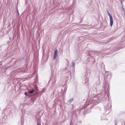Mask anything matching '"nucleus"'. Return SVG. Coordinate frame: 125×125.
Wrapping results in <instances>:
<instances>
[{
	"label": "nucleus",
	"mask_w": 125,
	"mask_h": 125,
	"mask_svg": "<svg viewBox=\"0 0 125 125\" xmlns=\"http://www.w3.org/2000/svg\"><path fill=\"white\" fill-rule=\"evenodd\" d=\"M35 88L36 89H37L36 88Z\"/></svg>",
	"instance_id": "9d476101"
},
{
	"label": "nucleus",
	"mask_w": 125,
	"mask_h": 125,
	"mask_svg": "<svg viewBox=\"0 0 125 125\" xmlns=\"http://www.w3.org/2000/svg\"><path fill=\"white\" fill-rule=\"evenodd\" d=\"M108 14H110L109 11H108Z\"/></svg>",
	"instance_id": "6e6552de"
},
{
	"label": "nucleus",
	"mask_w": 125,
	"mask_h": 125,
	"mask_svg": "<svg viewBox=\"0 0 125 125\" xmlns=\"http://www.w3.org/2000/svg\"><path fill=\"white\" fill-rule=\"evenodd\" d=\"M121 3L122 4V5L123 4L122 1V0H121Z\"/></svg>",
	"instance_id": "423d86ee"
},
{
	"label": "nucleus",
	"mask_w": 125,
	"mask_h": 125,
	"mask_svg": "<svg viewBox=\"0 0 125 125\" xmlns=\"http://www.w3.org/2000/svg\"><path fill=\"white\" fill-rule=\"evenodd\" d=\"M108 15L110 17V24L111 26V27L112 26L113 23V19L111 16V14H109Z\"/></svg>",
	"instance_id": "f257e3e1"
},
{
	"label": "nucleus",
	"mask_w": 125,
	"mask_h": 125,
	"mask_svg": "<svg viewBox=\"0 0 125 125\" xmlns=\"http://www.w3.org/2000/svg\"><path fill=\"white\" fill-rule=\"evenodd\" d=\"M24 94L26 96H27L28 95V94L26 92H25Z\"/></svg>",
	"instance_id": "39448f33"
},
{
	"label": "nucleus",
	"mask_w": 125,
	"mask_h": 125,
	"mask_svg": "<svg viewBox=\"0 0 125 125\" xmlns=\"http://www.w3.org/2000/svg\"><path fill=\"white\" fill-rule=\"evenodd\" d=\"M73 64V65H74V62H73L72 63Z\"/></svg>",
	"instance_id": "1a4fd4ad"
},
{
	"label": "nucleus",
	"mask_w": 125,
	"mask_h": 125,
	"mask_svg": "<svg viewBox=\"0 0 125 125\" xmlns=\"http://www.w3.org/2000/svg\"><path fill=\"white\" fill-rule=\"evenodd\" d=\"M73 100L72 99V101Z\"/></svg>",
	"instance_id": "9b49d317"
},
{
	"label": "nucleus",
	"mask_w": 125,
	"mask_h": 125,
	"mask_svg": "<svg viewBox=\"0 0 125 125\" xmlns=\"http://www.w3.org/2000/svg\"><path fill=\"white\" fill-rule=\"evenodd\" d=\"M108 15L110 17V24L111 26V27L112 26L113 23V19L111 16V14H109Z\"/></svg>",
	"instance_id": "f03ea898"
},
{
	"label": "nucleus",
	"mask_w": 125,
	"mask_h": 125,
	"mask_svg": "<svg viewBox=\"0 0 125 125\" xmlns=\"http://www.w3.org/2000/svg\"><path fill=\"white\" fill-rule=\"evenodd\" d=\"M37 125H40V124H39V123H38L37 124Z\"/></svg>",
	"instance_id": "0eeeda50"
},
{
	"label": "nucleus",
	"mask_w": 125,
	"mask_h": 125,
	"mask_svg": "<svg viewBox=\"0 0 125 125\" xmlns=\"http://www.w3.org/2000/svg\"><path fill=\"white\" fill-rule=\"evenodd\" d=\"M58 51L57 49L54 52V56H53V59H55L56 57H57V56Z\"/></svg>",
	"instance_id": "7ed1b4c3"
},
{
	"label": "nucleus",
	"mask_w": 125,
	"mask_h": 125,
	"mask_svg": "<svg viewBox=\"0 0 125 125\" xmlns=\"http://www.w3.org/2000/svg\"><path fill=\"white\" fill-rule=\"evenodd\" d=\"M34 90H32L31 91H30L29 92V93H30V94L33 93H34Z\"/></svg>",
	"instance_id": "20e7f679"
}]
</instances>
